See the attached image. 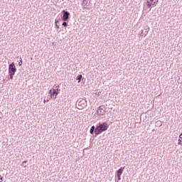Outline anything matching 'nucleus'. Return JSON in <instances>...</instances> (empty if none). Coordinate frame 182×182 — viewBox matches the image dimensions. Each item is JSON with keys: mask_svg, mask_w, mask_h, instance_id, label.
I'll return each instance as SVG.
<instances>
[{"mask_svg": "<svg viewBox=\"0 0 182 182\" xmlns=\"http://www.w3.org/2000/svg\"><path fill=\"white\" fill-rule=\"evenodd\" d=\"M76 106L79 110H82L85 109L86 106H87V101H86V100L84 99H80L77 101Z\"/></svg>", "mask_w": 182, "mask_h": 182, "instance_id": "nucleus-2", "label": "nucleus"}, {"mask_svg": "<svg viewBox=\"0 0 182 182\" xmlns=\"http://www.w3.org/2000/svg\"><path fill=\"white\" fill-rule=\"evenodd\" d=\"M48 94H50V97L51 99H53V97H55V99H56V96H58V95H59V92L58 91H56V90H55V88H53L49 90Z\"/></svg>", "mask_w": 182, "mask_h": 182, "instance_id": "nucleus-6", "label": "nucleus"}, {"mask_svg": "<svg viewBox=\"0 0 182 182\" xmlns=\"http://www.w3.org/2000/svg\"><path fill=\"white\" fill-rule=\"evenodd\" d=\"M2 181H4V176L0 175V182H2Z\"/></svg>", "mask_w": 182, "mask_h": 182, "instance_id": "nucleus-20", "label": "nucleus"}, {"mask_svg": "<svg viewBox=\"0 0 182 182\" xmlns=\"http://www.w3.org/2000/svg\"><path fill=\"white\" fill-rule=\"evenodd\" d=\"M26 163H28V161L26 160L21 163V166H22V167H24V168H26V167H28V165H24V164H26Z\"/></svg>", "mask_w": 182, "mask_h": 182, "instance_id": "nucleus-13", "label": "nucleus"}, {"mask_svg": "<svg viewBox=\"0 0 182 182\" xmlns=\"http://www.w3.org/2000/svg\"><path fill=\"white\" fill-rule=\"evenodd\" d=\"M62 25L64 26V28H66L68 26V23L66 21H64Z\"/></svg>", "mask_w": 182, "mask_h": 182, "instance_id": "nucleus-16", "label": "nucleus"}, {"mask_svg": "<svg viewBox=\"0 0 182 182\" xmlns=\"http://www.w3.org/2000/svg\"><path fill=\"white\" fill-rule=\"evenodd\" d=\"M16 72V69H9V75L10 76L11 80H14V75Z\"/></svg>", "mask_w": 182, "mask_h": 182, "instance_id": "nucleus-8", "label": "nucleus"}, {"mask_svg": "<svg viewBox=\"0 0 182 182\" xmlns=\"http://www.w3.org/2000/svg\"><path fill=\"white\" fill-rule=\"evenodd\" d=\"M59 25H58V24H55V29H59Z\"/></svg>", "mask_w": 182, "mask_h": 182, "instance_id": "nucleus-22", "label": "nucleus"}, {"mask_svg": "<svg viewBox=\"0 0 182 182\" xmlns=\"http://www.w3.org/2000/svg\"><path fill=\"white\" fill-rule=\"evenodd\" d=\"M179 136H182V133Z\"/></svg>", "mask_w": 182, "mask_h": 182, "instance_id": "nucleus-24", "label": "nucleus"}, {"mask_svg": "<svg viewBox=\"0 0 182 182\" xmlns=\"http://www.w3.org/2000/svg\"><path fill=\"white\" fill-rule=\"evenodd\" d=\"M178 139L182 141V136H179V139Z\"/></svg>", "mask_w": 182, "mask_h": 182, "instance_id": "nucleus-23", "label": "nucleus"}, {"mask_svg": "<svg viewBox=\"0 0 182 182\" xmlns=\"http://www.w3.org/2000/svg\"><path fill=\"white\" fill-rule=\"evenodd\" d=\"M63 16L61 17L62 21H66L68 19H69V16H70V13L69 11H67L65 10L62 11Z\"/></svg>", "mask_w": 182, "mask_h": 182, "instance_id": "nucleus-4", "label": "nucleus"}, {"mask_svg": "<svg viewBox=\"0 0 182 182\" xmlns=\"http://www.w3.org/2000/svg\"><path fill=\"white\" fill-rule=\"evenodd\" d=\"M178 144H179L180 146H182V140L181 139H178Z\"/></svg>", "mask_w": 182, "mask_h": 182, "instance_id": "nucleus-19", "label": "nucleus"}, {"mask_svg": "<svg viewBox=\"0 0 182 182\" xmlns=\"http://www.w3.org/2000/svg\"><path fill=\"white\" fill-rule=\"evenodd\" d=\"M59 85H55L53 87V89H54V90H55V92H58L59 93V92H60V89L59 88Z\"/></svg>", "mask_w": 182, "mask_h": 182, "instance_id": "nucleus-10", "label": "nucleus"}, {"mask_svg": "<svg viewBox=\"0 0 182 182\" xmlns=\"http://www.w3.org/2000/svg\"><path fill=\"white\" fill-rule=\"evenodd\" d=\"M60 21H61V20H60V18H56V19H55V24H58V23H59V22H60Z\"/></svg>", "mask_w": 182, "mask_h": 182, "instance_id": "nucleus-15", "label": "nucleus"}, {"mask_svg": "<svg viewBox=\"0 0 182 182\" xmlns=\"http://www.w3.org/2000/svg\"><path fill=\"white\" fill-rule=\"evenodd\" d=\"M82 7L83 9H86L87 8V0H82Z\"/></svg>", "mask_w": 182, "mask_h": 182, "instance_id": "nucleus-9", "label": "nucleus"}, {"mask_svg": "<svg viewBox=\"0 0 182 182\" xmlns=\"http://www.w3.org/2000/svg\"><path fill=\"white\" fill-rule=\"evenodd\" d=\"M124 167H126V166L121 167L116 171V176H117L119 181H120V180H122V174H123V171H124Z\"/></svg>", "mask_w": 182, "mask_h": 182, "instance_id": "nucleus-5", "label": "nucleus"}, {"mask_svg": "<svg viewBox=\"0 0 182 182\" xmlns=\"http://www.w3.org/2000/svg\"><path fill=\"white\" fill-rule=\"evenodd\" d=\"M147 35V31H145V33L143 31V30L141 31L140 36H146Z\"/></svg>", "mask_w": 182, "mask_h": 182, "instance_id": "nucleus-14", "label": "nucleus"}, {"mask_svg": "<svg viewBox=\"0 0 182 182\" xmlns=\"http://www.w3.org/2000/svg\"><path fill=\"white\" fill-rule=\"evenodd\" d=\"M82 79V75H78L76 77V80H78V83H80Z\"/></svg>", "mask_w": 182, "mask_h": 182, "instance_id": "nucleus-12", "label": "nucleus"}, {"mask_svg": "<svg viewBox=\"0 0 182 182\" xmlns=\"http://www.w3.org/2000/svg\"><path fill=\"white\" fill-rule=\"evenodd\" d=\"M100 93H102V92H96L95 95H96L97 96H100Z\"/></svg>", "mask_w": 182, "mask_h": 182, "instance_id": "nucleus-21", "label": "nucleus"}, {"mask_svg": "<svg viewBox=\"0 0 182 182\" xmlns=\"http://www.w3.org/2000/svg\"><path fill=\"white\" fill-rule=\"evenodd\" d=\"M157 0H147L146 6H148V8H151V6H156V5H157Z\"/></svg>", "mask_w": 182, "mask_h": 182, "instance_id": "nucleus-7", "label": "nucleus"}, {"mask_svg": "<svg viewBox=\"0 0 182 182\" xmlns=\"http://www.w3.org/2000/svg\"><path fill=\"white\" fill-rule=\"evenodd\" d=\"M109 129V124L107 122H99L96 124V127L95 125H92L90 129V134L93 136V134H95L96 136H99V134H102L103 132H106Z\"/></svg>", "mask_w": 182, "mask_h": 182, "instance_id": "nucleus-1", "label": "nucleus"}, {"mask_svg": "<svg viewBox=\"0 0 182 182\" xmlns=\"http://www.w3.org/2000/svg\"><path fill=\"white\" fill-rule=\"evenodd\" d=\"M45 102H46V101L44 100V103H45Z\"/></svg>", "mask_w": 182, "mask_h": 182, "instance_id": "nucleus-25", "label": "nucleus"}, {"mask_svg": "<svg viewBox=\"0 0 182 182\" xmlns=\"http://www.w3.org/2000/svg\"><path fill=\"white\" fill-rule=\"evenodd\" d=\"M106 108L105 107V105H101L99 107L97 108V111L95 112V114H97V116H105L106 114Z\"/></svg>", "mask_w": 182, "mask_h": 182, "instance_id": "nucleus-3", "label": "nucleus"}, {"mask_svg": "<svg viewBox=\"0 0 182 182\" xmlns=\"http://www.w3.org/2000/svg\"><path fill=\"white\" fill-rule=\"evenodd\" d=\"M156 124H158V126H162L163 124H161V121H157Z\"/></svg>", "mask_w": 182, "mask_h": 182, "instance_id": "nucleus-17", "label": "nucleus"}, {"mask_svg": "<svg viewBox=\"0 0 182 182\" xmlns=\"http://www.w3.org/2000/svg\"><path fill=\"white\" fill-rule=\"evenodd\" d=\"M18 65L22 66V58H20V61L18 62Z\"/></svg>", "mask_w": 182, "mask_h": 182, "instance_id": "nucleus-18", "label": "nucleus"}, {"mask_svg": "<svg viewBox=\"0 0 182 182\" xmlns=\"http://www.w3.org/2000/svg\"><path fill=\"white\" fill-rule=\"evenodd\" d=\"M9 69H16V67H15V63H12L9 64Z\"/></svg>", "mask_w": 182, "mask_h": 182, "instance_id": "nucleus-11", "label": "nucleus"}]
</instances>
